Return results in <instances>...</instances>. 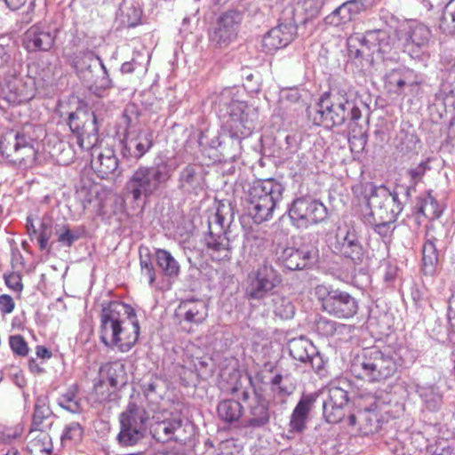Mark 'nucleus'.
<instances>
[{
  "mask_svg": "<svg viewBox=\"0 0 455 455\" xmlns=\"http://www.w3.org/2000/svg\"><path fill=\"white\" fill-rule=\"evenodd\" d=\"M140 330L136 312L131 305L115 300L102 306L100 339L106 347L126 353L137 343Z\"/></svg>",
  "mask_w": 455,
  "mask_h": 455,
  "instance_id": "1",
  "label": "nucleus"
},
{
  "mask_svg": "<svg viewBox=\"0 0 455 455\" xmlns=\"http://www.w3.org/2000/svg\"><path fill=\"white\" fill-rule=\"evenodd\" d=\"M307 114L315 125L327 129L341 125L347 119L357 121L362 116L360 108L344 95L327 92L315 106L307 108Z\"/></svg>",
  "mask_w": 455,
  "mask_h": 455,
  "instance_id": "2",
  "label": "nucleus"
},
{
  "mask_svg": "<svg viewBox=\"0 0 455 455\" xmlns=\"http://www.w3.org/2000/svg\"><path fill=\"white\" fill-rule=\"evenodd\" d=\"M398 368L395 358L389 352L376 347L366 348L355 356L350 371L368 382H382L395 375Z\"/></svg>",
  "mask_w": 455,
  "mask_h": 455,
  "instance_id": "3",
  "label": "nucleus"
},
{
  "mask_svg": "<svg viewBox=\"0 0 455 455\" xmlns=\"http://www.w3.org/2000/svg\"><path fill=\"white\" fill-rule=\"evenodd\" d=\"M282 200L279 184L273 180H259L250 186L245 198L248 215L256 224H261L272 218L273 212Z\"/></svg>",
  "mask_w": 455,
  "mask_h": 455,
  "instance_id": "4",
  "label": "nucleus"
},
{
  "mask_svg": "<svg viewBox=\"0 0 455 455\" xmlns=\"http://www.w3.org/2000/svg\"><path fill=\"white\" fill-rule=\"evenodd\" d=\"M315 295L322 309L336 318L349 319L358 311V302L348 292L331 286L317 285Z\"/></svg>",
  "mask_w": 455,
  "mask_h": 455,
  "instance_id": "5",
  "label": "nucleus"
},
{
  "mask_svg": "<svg viewBox=\"0 0 455 455\" xmlns=\"http://www.w3.org/2000/svg\"><path fill=\"white\" fill-rule=\"evenodd\" d=\"M35 96V84L20 74H6L0 78V108L25 104Z\"/></svg>",
  "mask_w": 455,
  "mask_h": 455,
  "instance_id": "6",
  "label": "nucleus"
},
{
  "mask_svg": "<svg viewBox=\"0 0 455 455\" xmlns=\"http://www.w3.org/2000/svg\"><path fill=\"white\" fill-rule=\"evenodd\" d=\"M68 126L81 149L90 150L95 147L99 140V127L93 111L77 108L69 114Z\"/></svg>",
  "mask_w": 455,
  "mask_h": 455,
  "instance_id": "7",
  "label": "nucleus"
},
{
  "mask_svg": "<svg viewBox=\"0 0 455 455\" xmlns=\"http://www.w3.org/2000/svg\"><path fill=\"white\" fill-rule=\"evenodd\" d=\"M371 209L372 220L396 221L403 209V202L397 198L396 194L385 186L372 187L368 201Z\"/></svg>",
  "mask_w": 455,
  "mask_h": 455,
  "instance_id": "8",
  "label": "nucleus"
},
{
  "mask_svg": "<svg viewBox=\"0 0 455 455\" xmlns=\"http://www.w3.org/2000/svg\"><path fill=\"white\" fill-rule=\"evenodd\" d=\"M424 82L422 76L407 68H395L386 75L385 85L399 96H416Z\"/></svg>",
  "mask_w": 455,
  "mask_h": 455,
  "instance_id": "9",
  "label": "nucleus"
},
{
  "mask_svg": "<svg viewBox=\"0 0 455 455\" xmlns=\"http://www.w3.org/2000/svg\"><path fill=\"white\" fill-rule=\"evenodd\" d=\"M327 209L319 201L310 197L297 198L289 209V217L298 228L316 224L326 218Z\"/></svg>",
  "mask_w": 455,
  "mask_h": 455,
  "instance_id": "10",
  "label": "nucleus"
},
{
  "mask_svg": "<svg viewBox=\"0 0 455 455\" xmlns=\"http://www.w3.org/2000/svg\"><path fill=\"white\" fill-rule=\"evenodd\" d=\"M163 172L156 168L140 166L132 175L128 186L134 201L143 196L149 197L155 194L162 182Z\"/></svg>",
  "mask_w": 455,
  "mask_h": 455,
  "instance_id": "11",
  "label": "nucleus"
},
{
  "mask_svg": "<svg viewBox=\"0 0 455 455\" xmlns=\"http://www.w3.org/2000/svg\"><path fill=\"white\" fill-rule=\"evenodd\" d=\"M57 31L43 24H34L22 36V46L28 52H46L55 45Z\"/></svg>",
  "mask_w": 455,
  "mask_h": 455,
  "instance_id": "12",
  "label": "nucleus"
},
{
  "mask_svg": "<svg viewBox=\"0 0 455 455\" xmlns=\"http://www.w3.org/2000/svg\"><path fill=\"white\" fill-rule=\"evenodd\" d=\"M404 49L412 57H417L418 52L427 49L432 43V32L430 28L420 22L411 21L403 30Z\"/></svg>",
  "mask_w": 455,
  "mask_h": 455,
  "instance_id": "13",
  "label": "nucleus"
},
{
  "mask_svg": "<svg viewBox=\"0 0 455 455\" xmlns=\"http://www.w3.org/2000/svg\"><path fill=\"white\" fill-rule=\"evenodd\" d=\"M348 403V394L344 387L330 384L328 397L323 404V413L325 420L331 424L340 422L345 416V408Z\"/></svg>",
  "mask_w": 455,
  "mask_h": 455,
  "instance_id": "14",
  "label": "nucleus"
},
{
  "mask_svg": "<svg viewBox=\"0 0 455 455\" xmlns=\"http://www.w3.org/2000/svg\"><path fill=\"white\" fill-rule=\"evenodd\" d=\"M178 323L186 330L183 324H201L208 316V306L202 299L182 300L174 313Z\"/></svg>",
  "mask_w": 455,
  "mask_h": 455,
  "instance_id": "15",
  "label": "nucleus"
},
{
  "mask_svg": "<svg viewBox=\"0 0 455 455\" xmlns=\"http://www.w3.org/2000/svg\"><path fill=\"white\" fill-rule=\"evenodd\" d=\"M239 15L236 12L228 11L218 20L217 28L209 35L212 42L219 47H226L237 36Z\"/></svg>",
  "mask_w": 455,
  "mask_h": 455,
  "instance_id": "16",
  "label": "nucleus"
},
{
  "mask_svg": "<svg viewBox=\"0 0 455 455\" xmlns=\"http://www.w3.org/2000/svg\"><path fill=\"white\" fill-rule=\"evenodd\" d=\"M317 397L318 395L316 393L303 394L301 395L290 417V434L300 435L306 430L309 414L316 403Z\"/></svg>",
  "mask_w": 455,
  "mask_h": 455,
  "instance_id": "17",
  "label": "nucleus"
},
{
  "mask_svg": "<svg viewBox=\"0 0 455 455\" xmlns=\"http://www.w3.org/2000/svg\"><path fill=\"white\" fill-rule=\"evenodd\" d=\"M275 287L274 270L267 266L259 267L249 277L246 295L251 299H261Z\"/></svg>",
  "mask_w": 455,
  "mask_h": 455,
  "instance_id": "18",
  "label": "nucleus"
},
{
  "mask_svg": "<svg viewBox=\"0 0 455 455\" xmlns=\"http://www.w3.org/2000/svg\"><path fill=\"white\" fill-rule=\"evenodd\" d=\"M340 254L350 259L354 264L360 265L363 262L366 251L354 228H347L345 235L339 241Z\"/></svg>",
  "mask_w": 455,
  "mask_h": 455,
  "instance_id": "19",
  "label": "nucleus"
},
{
  "mask_svg": "<svg viewBox=\"0 0 455 455\" xmlns=\"http://www.w3.org/2000/svg\"><path fill=\"white\" fill-rule=\"evenodd\" d=\"M386 39V32L381 30L367 32L363 36H354L348 39V52L350 56L355 58H363L372 53V48L375 47V42Z\"/></svg>",
  "mask_w": 455,
  "mask_h": 455,
  "instance_id": "20",
  "label": "nucleus"
},
{
  "mask_svg": "<svg viewBox=\"0 0 455 455\" xmlns=\"http://www.w3.org/2000/svg\"><path fill=\"white\" fill-rule=\"evenodd\" d=\"M153 145V132L140 131L135 138L124 141L122 154L125 158L139 160L152 148Z\"/></svg>",
  "mask_w": 455,
  "mask_h": 455,
  "instance_id": "21",
  "label": "nucleus"
},
{
  "mask_svg": "<svg viewBox=\"0 0 455 455\" xmlns=\"http://www.w3.org/2000/svg\"><path fill=\"white\" fill-rule=\"evenodd\" d=\"M247 413L245 415V423L248 427H261L269 421L270 413L267 402L262 395L254 393L253 396L248 400Z\"/></svg>",
  "mask_w": 455,
  "mask_h": 455,
  "instance_id": "22",
  "label": "nucleus"
},
{
  "mask_svg": "<svg viewBox=\"0 0 455 455\" xmlns=\"http://www.w3.org/2000/svg\"><path fill=\"white\" fill-rule=\"evenodd\" d=\"M317 258L318 250L314 246H302L296 250L286 248V269H303L315 262Z\"/></svg>",
  "mask_w": 455,
  "mask_h": 455,
  "instance_id": "23",
  "label": "nucleus"
},
{
  "mask_svg": "<svg viewBox=\"0 0 455 455\" xmlns=\"http://www.w3.org/2000/svg\"><path fill=\"white\" fill-rule=\"evenodd\" d=\"M377 404L370 408L360 410L356 414H350L348 416V425L355 427L358 426V430L365 435L373 434L380 427L378 414L375 412Z\"/></svg>",
  "mask_w": 455,
  "mask_h": 455,
  "instance_id": "24",
  "label": "nucleus"
},
{
  "mask_svg": "<svg viewBox=\"0 0 455 455\" xmlns=\"http://www.w3.org/2000/svg\"><path fill=\"white\" fill-rule=\"evenodd\" d=\"M206 247L210 257L215 261H228L231 259L229 238L225 232L214 234L212 230L206 237Z\"/></svg>",
  "mask_w": 455,
  "mask_h": 455,
  "instance_id": "25",
  "label": "nucleus"
},
{
  "mask_svg": "<svg viewBox=\"0 0 455 455\" xmlns=\"http://www.w3.org/2000/svg\"><path fill=\"white\" fill-rule=\"evenodd\" d=\"M27 450L32 455H50L53 449L52 437L44 428H30Z\"/></svg>",
  "mask_w": 455,
  "mask_h": 455,
  "instance_id": "26",
  "label": "nucleus"
},
{
  "mask_svg": "<svg viewBox=\"0 0 455 455\" xmlns=\"http://www.w3.org/2000/svg\"><path fill=\"white\" fill-rule=\"evenodd\" d=\"M182 427V420L180 418L156 421L151 425L153 437L160 443H166L171 440H179L177 432Z\"/></svg>",
  "mask_w": 455,
  "mask_h": 455,
  "instance_id": "27",
  "label": "nucleus"
},
{
  "mask_svg": "<svg viewBox=\"0 0 455 455\" xmlns=\"http://www.w3.org/2000/svg\"><path fill=\"white\" fill-rule=\"evenodd\" d=\"M92 166L99 177L108 179L116 171L118 160L113 149L105 148L92 160Z\"/></svg>",
  "mask_w": 455,
  "mask_h": 455,
  "instance_id": "28",
  "label": "nucleus"
},
{
  "mask_svg": "<svg viewBox=\"0 0 455 455\" xmlns=\"http://www.w3.org/2000/svg\"><path fill=\"white\" fill-rule=\"evenodd\" d=\"M36 151L34 148L33 140L28 136V132L23 130L15 136L13 144V155L15 162L23 163L34 160Z\"/></svg>",
  "mask_w": 455,
  "mask_h": 455,
  "instance_id": "29",
  "label": "nucleus"
},
{
  "mask_svg": "<svg viewBox=\"0 0 455 455\" xmlns=\"http://www.w3.org/2000/svg\"><path fill=\"white\" fill-rule=\"evenodd\" d=\"M287 347L291 357L294 360L301 363L312 362L314 360L315 348L309 339L302 336L291 339L289 340Z\"/></svg>",
  "mask_w": 455,
  "mask_h": 455,
  "instance_id": "30",
  "label": "nucleus"
},
{
  "mask_svg": "<svg viewBox=\"0 0 455 455\" xmlns=\"http://www.w3.org/2000/svg\"><path fill=\"white\" fill-rule=\"evenodd\" d=\"M99 377L108 382L112 388H117L125 383L126 373L124 366L119 362H110L100 367Z\"/></svg>",
  "mask_w": 455,
  "mask_h": 455,
  "instance_id": "31",
  "label": "nucleus"
},
{
  "mask_svg": "<svg viewBox=\"0 0 455 455\" xmlns=\"http://www.w3.org/2000/svg\"><path fill=\"white\" fill-rule=\"evenodd\" d=\"M149 417L147 411L135 404H130L127 410L121 414V426L132 427L146 432Z\"/></svg>",
  "mask_w": 455,
  "mask_h": 455,
  "instance_id": "32",
  "label": "nucleus"
},
{
  "mask_svg": "<svg viewBox=\"0 0 455 455\" xmlns=\"http://www.w3.org/2000/svg\"><path fill=\"white\" fill-rule=\"evenodd\" d=\"M416 208L418 213L430 220L438 219L443 211V205L429 193L419 197Z\"/></svg>",
  "mask_w": 455,
  "mask_h": 455,
  "instance_id": "33",
  "label": "nucleus"
},
{
  "mask_svg": "<svg viewBox=\"0 0 455 455\" xmlns=\"http://www.w3.org/2000/svg\"><path fill=\"white\" fill-rule=\"evenodd\" d=\"M435 241V238H427L422 248V271L428 275H434L439 260Z\"/></svg>",
  "mask_w": 455,
  "mask_h": 455,
  "instance_id": "34",
  "label": "nucleus"
},
{
  "mask_svg": "<svg viewBox=\"0 0 455 455\" xmlns=\"http://www.w3.org/2000/svg\"><path fill=\"white\" fill-rule=\"evenodd\" d=\"M219 417L228 423L237 421L243 415V406L237 401L227 399L221 401L217 407Z\"/></svg>",
  "mask_w": 455,
  "mask_h": 455,
  "instance_id": "35",
  "label": "nucleus"
},
{
  "mask_svg": "<svg viewBox=\"0 0 455 455\" xmlns=\"http://www.w3.org/2000/svg\"><path fill=\"white\" fill-rule=\"evenodd\" d=\"M157 266L166 276H177L180 273V265L171 252L165 249L156 250Z\"/></svg>",
  "mask_w": 455,
  "mask_h": 455,
  "instance_id": "36",
  "label": "nucleus"
},
{
  "mask_svg": "<svg viewBox=\"0 0 455 455\" xmlns=\"http://www.w3.org/2000/svg\"><path fill=\"white\" fill-rule=\"evenodd\" d=\"M52 415V411L47 398L39 396L36 400L35 410L32 417L30 428H44V421H47Z\"/></svg>",
  "mask_w": 455,
  "mask_h": 455,
  "instance_id": "37",
  "label": "nucleus"
},
{
  "mask_svg": "<svg viewBox=\"0 0 455 455\" xmlns=\"http://www.w3.org/2000/svg\"><path fill=\"white\" fill-rule=\"evenodd\" d=\"M24 430L25 424L22 421L0 425V443L12 444L21 438Z\"/></svg>",
  "mask_w": 455,
  "mask_h": 455,
  "instance_id": "38",
  "label": "nucleus"
},
{
  "mask_svg": "<svg viewBox=\"0 0 455 455\" xmlns=\"http://www.w3.org/2000/svg\"><path fill=\"white\" fill-rule=\"evenodd\" d=\"M315 328L319 335L326 338L343 333L346 330H350L349 325L339 323L325 317H320L317 320Z\"/></svg>",
  "mask_w": 455,
  "mask_h": 455,
  "instance_id": "39",
  "label": "nucleus"
},
{
  "mask_svg": "<svg viewBox=\"0 0 455 455\" xmlns=\"http://www.w3.org/2000/svg\"><path fill=\"white\" fill-rule=\"evenodd\" d=\"M284 32L282 24L271 28L263 37L262 46L267 52H273L283 47Z\"/></svg>",
  "mask_w": 455,
  "mask_h": 455,
  "instance_id": "40",
  "label": "nucleus"
},
{
  "mask_svg": "<svg viewBox=\"0 0 455 455\" xmlns=\"http://www.w3.org/2000/svg\"><path fill=\"white\" fill-rule=\"evenodd\" d=\"M323 6V0H297L294 6L295 12H304L306 18L299 22H305L307 19H312L320 12Z\"/></svg>",
  "mask_w": 455,
  "mask_h": 455,
  "instance_id": "41",
  "label": "nucleus"
},
{
  "mask_svg": "<svg viewBox=\"0 0 455 455\" xmlns=\"http://www.w3.org/2000/svg\"><path fill=\"white\" fill-rule=\"evenodd\" d=\"M440 28L445 34L455 35V0H450L445 5Z\"/></svg>",
  "mask_w": 455,
  "mask_h": 455,
  "instance_id": "42",
  "label": "nucleus"
},
{
  "mask_svg": "<svg viewBox=\"0 0 455 455\" xmlns=\"http://www.w3.org/2000/svg\"><path fill=\"white\" fill-rule=\"evenodd\" d=\"M93 52L88 50L76 51L67 55L68 61L76 70H84L90 67Z\"/></svg>",
  "mask_w": 455,
  "mask_h": 455,
  "instance_id": "43",
  "label": "nucleus"
},
{
  "mask_svg": "<svg viewBox=\"0 0 455 455\" xmlns=\"http://www.w3.org/2000/svg\"><path fill=\"white\" fill-rule=\"evenodd\" d=\"M145 435V432L130 427L121 426L118 434V441L124 446H132L136 444Z\"/></svg>",
  "mask_w": 455,
  "mask_h": 455,
  "instance_id": "44",
  "label": "nucleus"
},
{
  "mask_svg": "<svg viewBox=\"0 0 455 455\" xmlns=\"http://www.w3.org/2000/svg\"><path fill=\"white\" fill-rule=\"evenodd\" d=\"M60 407L72 413H80L82 406L75 389H69L59 398Z\"/></svg>",
  "mask_w": 455,
  "mask_h": 455,
  "instance_id": "45",
  "label": "nucleus"
},
{
  "mask_svg": "<svg viewBox=\"0 0 455 455\" xmlns=\"http://www.w3.org/2000/svg\"><path fill=\"white\" fill-rule=\"evenodd\" d=\"M353 19L345 5L342 4L340 6L336 8L331 13L325 17L324 21L326 24L338 27L343 24H347Z\"/></svg>",
  "mask_w": 455,
  "mask_h": 455,
  "instance_id": "46",
  "label": "nucleus"
},
{
  "mask_svg": "<svg viewBox=\"0 0 455 455\" xmlns=\"http://www.w3.org/2000/svg\"><path fill=\"white\" fill-rule=\"evenodd\" d=\"M426 408L429 411H436L440 408L443 401L442 395L433 387L423 388L420 392Z\"/></svg>",
  "mask_w": 455,
  "mask_h": 455,
  "instance_id": "47",
  "label": "nucleus"
},
{
  "mask_svg": "<svg viewBox=\"0 0 455 455\" xmlns=\"http://www.w3.org/2000/svg\"><path fill=\"white\" fill-rule=\"evenodd\" d=\"M84 435V428L77 422H72L68 424L61 435V443L63 444L68 443H79Z\"/></svg>",
  "mask_w": 455,
  "mask_h": 455,
  "instance_id": "48",
  "label": "nucleus"
},
{
  "mask_svg": "<svg viewBox=\"0 0 455 455\" xmlns=\"http://www.w3.org/2000/svg\"><path fill=\"white\" fill-rule=\"evenodd\" d=\"M9 346L15 355L26 357L29 353V347L23 336L20 334L9 336Z\"/></svg>",
  "mask_w": 455,
  "mask_h": 455,
  "instance_id": "49",
  "label": "nucleus"
},
{
  "mask_svg": "<svg viewBox=\"0 0 455 455\" xmlns=\"http://www.w3.org/2000/svg\"><path fill=\"white\" fill-rule=\"evenodd\" d=\"M395 221H376L373 220L371 225L373 230L381 236L384 241H389L395 229Z\"/></svg>",
  "mask_w": 455,
  "mask_h": 455,
  "instance_id": "50",
  "label": "nucleus"
},
{
  "mask_svg": "<svg viewBox=\"0 0 455 455\" xmlns=\"http://www.w3.org/2000/svg\"><path fill=\"white\" fill-rule=\"evenodd\" d=\"M352 19L372 7L374 0H348L344 3Z\"/></svg>",
  "mask_w": 455,
  "mask_h": 455,
  "instance_id": "51",
  "label": "nucleus"
},
{
  "mask_svg": "<svg viewBox=\"0 0 455 455\" xmlns=\"http://www.w3.org/2000/svg\"><path fill=\"white\" fill-rule=\"evenodd\" d=\"M4 281L5 285L12 291L21 293L23 291L22 275L20 272L11 271L4 274Z\"/></svg>",
  "mask_w": 455,
  "mask_h": 455,
  "instance_id": "52",
  "label": "nucleus"
},
{
  "mask_svg": "<svg viewBox=\"0 0 455 455\" xmlns=\"http://www.w3.org/2000/svg\"><path fill=\"white\" fill-rule=\"evenodd\" d=\"M116 391V388H112L108 386V382L100 379L94 383L93 385V394L96 396V399L100 402L105 401L109 398L110 395Z\"/></svg>",
  "mask_w": 455,
  "mask_h": 455,
  "instance_id": "53",
  "label": "nucleus"
},
{
  "mask_svg": "<svg viewBox=\"0 0 455 455\" xmlns=\"http://www.w3.org/2000/svg\"><path fill=\"white\" fill-rule=\"evenodd\" d=\"M140 265L141 276L148 280L149 285H153L156 282V275L155 267H154L150 259H140Z\"/></svg>",
  "mask_w": 455,
  "mask_h": 455,
  "instance_id": "54",
  "label": "nucleus"
},
{
  "mask_svg": "<svg viewBox=\"0 0 455 455\" xmlns=\"http://www.w3.org/2000/svg\"><path fill=\"white\" fill-rule=\"evenodd\" d=\"M15 308V302L13 299L8 294L0 295V313L3 315H9L13 312Z\"/></svg>",
  "mask_w": 455,
  "mask_h": 455,
  "instance_id": "55",
  "label": "nucleus"
},
{
  "mask_svg": "<svg viewBox=\"0 0 455 455\" xmlns=\"http://www.w3.org/2000/svg\"><path fill=\"white\" fill-rule=\"evenodd\" d=\"M415 191V185L411 184L409 186H398L396 188L391 192V194H396L397 198H400V196L403 197V200L401 199L402 202H403V204L408 201L411 196V193Z\"/></svg>",
  "mask_w": 455,
  "mask_h": 455,
  "instance_id": "56",
  "label": "nucleus"
},
{
  "mask_svg": "<svg viewBox=\"0 0 455 455\" xmlns=\"http://www.w3.org/2000/svg\"><path fill=\"white\" fill-rule=\"evenodd\" d=\"M230 393L232 395H237L241 393V399L244 402H247L251 396L249 391L244 389L243 387L241 376L237 379L235 385L230 388Z\"/></svg>",
  "mask_w": 455,
  "mask_h": 455,
  "instance_id": "57",
  "label": "nucleus"
},
{
  "mask_svg": "<svg viewBox=\"0 0 455 455\" xmlns=\"http://www.w3.org/2000/svg\"><path fill=\"white\" fill-rule=\"evenodd\" d=\"M426 172V167L423 164H419L418 166L414 168H411L408 171V174L410 175L413 184L415 185L417 181L421 180L424 173Z\"/></svg>",
  "mask_w": 455,
  "mask_h": 455,
  "instance_id": "58",
  "label": "nucleus"
},
{
  "mask_svg": "<svg viewBox=\"0 0 455 455\" xmlns=\"http://www.w3.org/2000/svg\"><path fill=\"white\" fill-rule=\"evenodd\" d=\"M391 47L389 44V36L386 34V39L385 40H379L378 39L375 42V47H373L372 53L375 52H381V53H387L389 52Z\"/></svg>",
  "mask_w": 455,
  "mask_h": 455,
  "instance_id": "59",
  "label": "nucleus"
},
{
  "mask_svg": "<svg viewBox=\"0 0 455 455\" xmlns=\"http://www.w3.org/2000/svg\"><path fill=\"white\" fill-rule=\"evenodd\" d=\"M138 65V61L133 58L132 59V60L126 61L122 64L121 72L123 74H132L136 70Z\"/></svg>",
  "mask_w": 455,
  "mask_h": 455,
  "instance_id": "60",
  "label": "nucleus"
},
{
  "mask_svg": "<svg viewBox=\"0 0 455 455\" xmlns=\"http://www.w3.org/2000/svg\"><path fill=\"white\" fill-rule=\"evenodd\" d=\"M297 21L293 19V24L286 25V44L297 36Z\"/></svg>",
  "mask_w": 455,
  "mask_h": 455,
  "instance_id": "61",
  "label": "nucleus"
},
{
  "mask_svg": "<svg viewBox=\"0 0 455 455\" xmlns=\"http://www.w3.org/2000/svg\"><path fill=\"white\" fill-rule=\"evenodd\" d=\"M59 241L71 245L74 241V236L68 228H65L63 232L59 235Z\"/></svg>",
  "mask_w": 455,
  "mask_h": 455,
  "instance_id": "62",
  "label": "nucleus"
},
{
  "mask_svg": "<svg viewBox=\"0 0 455 455\" xmlns=\"http://www.w3.org/2000/svg\"><path fill=\"white\" fill-rule=\"evenodd\" d=\"M36 354L37 357L42 359H50L52 356L51 350L44 346H36Z\"/></svg>",
  "mask_w": 455,
  "mask_h": 455,
  "instance_id": "63",
  "label": "nucleus"
},
{
  "mask_svg": "<svg viewBox=\"0 0 455 455\" xmlns=\"http://www.w3.org/2000/svg\"><path fill=\"white\" fill-rule=\"evenodd\" d=\"M447 140L450 143H455V118L451 119L447 129Z\"/></svg>",
  "mask_w": 455,
  "mask_h": 455,
  "instance_id": "64",
  "label": "nucleus"
}]
</instances>
